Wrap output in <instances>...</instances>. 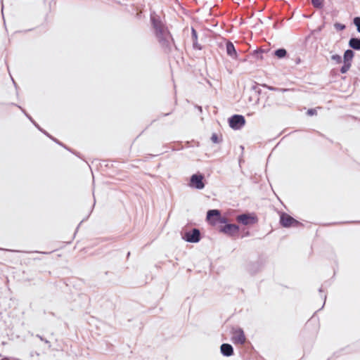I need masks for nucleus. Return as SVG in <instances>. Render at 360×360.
I'll return each instance as SVG.
<instances>
[{
  "mask_svg": "<svg viewBox=\"0 0 360 360\" xmlns=\"http://www.w3.org/2000/svg\"><path fill=\"white\" fill-rule=\"evenodd\" d=\"M151 21L160 46L163 48H168L171 39L170 33L160 20L155 18H151Z\"/></svg>",
  "mask_w": 360,
  "mask_h": 360,
  "instance_id": "obj_1",
  "label": "nucleus"
},
{
  "mask_svg": "<svg viewBox=\"0 0 360 360\" xmlns=\"http://www.w3.org/2000/svg\"><path fill=\"white\" fill-rule=\"evenodd\" d=\"M182 238L188 243H198L200 240V232L198 229H193L191 231L186 232Z\"/></svg>",
  "mask_w": 360,
  "mask_h": 360,
  "instance_id": "obj_2",
  "label": "nucleus"
},
{
  "mask_svg": "<svg viewBox=\"0 0 360 360\" xmlns=\"http://www.w3.org/2000/svg\"><path fill=\"white\" fill-rule=\"evenodd\" d=\"M229 126L233 129H240L245 123V118L240 115H234L229 118Z\"/></svg>",
  "mask_w": 360,
  "mask_h": 360,
  "instance_id": "obj_3",
  "label": "nucleus"
},
{
  "mask_svg": "<svg viewBox=\"0 0 360 360\" xmlns=\"http://www.w3.org/2000/svg\"><path fill=\"white\" fill-rule=\"evenodd\" d=\"M280 222L283 227L296 226L300 224L299 221L286 213L281 214Z\"/></svg>",
  "mask_w": 360,
  "mask_h": 360,
  "instance_id": "obj_4",
  "label": "nucleus"
},
{
  "mask_svg": "<svg viewBox=\"0 0 360 360\" xmlns=\"http://www.w3.org/2000/svg\"><path fill=\"white\" fill-rule=\"evenodd\" d=\"M203 176L202 174H193L190 179L189 186L198 190H202L205 187L202 181Z\"/></svg>",
  "mask_w": 360,
  "mask_h": 360,
  "instance_id": "obj_5",
  "label": "nucleus"
},
{
  "mask_svg": "<svg viewBox=\"0 0 360 360\" xmlns=\"http://www.w3.org/2000/svg\"><path fill=\"white\" fill-rule=\"evenodd\" d=\"M232 334V341L235 344L243 345L245 342L246 338L243 329L240 328H234Z\"/></svg>",
  "mask_w": 360,
  "mask_h": 360,
  "instance_id": "obj_6",
  "label": "nucleus"
},
{
  "mask_svg": "<svg viewBox=\"0 0 360 360\" xmlns=\"http://www.w3.org/2000/svg\"><path fill=\"white\" fill-rule=\"evenodd\" d=\"M237 221L241 223L243 225H248L255 224L256 222V219L254 217L250 216L248 214H242L237 216Z\"/></svg>",
  "mask_w": 360,
  "mask_h": 360,
  "instance_id": "obj_7",
  "label": "nucleus"
},
{
  "mask_svg": "<svg viewBox=\"0 0 360 360\" xmlns=\"http://www.w3.org/2000/svg\"><path fill=\"white\" fill-rule=\"evenodd\" d=\"M220 231L228 235H233L239 231V226L236 224H226L221 228Z\"/></svg>",
  "mask_w": 360,
  "mask_h": 360,
  "instance_id": "obj_8",
  "label": "nucleus"
},
{
  "mask_svg": "<svg viewBox=\"0 0 360 360\" xmlns=\"http://www.w3.org/2000/svg\"><path fill=\"white\" fill-rule=\"evenodd\" d=\"M221 353L224 356H231L233 354V347L228 343H224L220 347Z\"/></svg>",
  "mask_w": 360,
  "mask_h": 360,
  "instance_id": "obj_9",
  "label": "nucleus"
},
{
  "mask_svg": "<svg viewBox=\"0 0 360 360\" xmlns=\"http://www.w3.org/2000/svg\"><path fill=\"white\" fill-rule=\"evenodd\" d=\"M226 53L232 58H237L238 54L236 53L234 45L232 42L228 41L226 45Z\"/></svg>",
  "mask_w": 360,
  "mask_h": 360,
  "instance_id": "obj_10",
  "label": "nucleus"
},
{
  "mask_svg": "<svg viewBox=\"0 0 360 360\" xmlns=\"http://www.w3.org/2000/svg\"><path fill=\"white\" fill-rule=\"evenodd\" d=\"M349 46L354 50H360V38H351L349 41Z\"/></svg>",
  "mask_w": 360,
  "mask_h": 360,
  "instance_id": "obj_11",
  "label": "nucleus"
},
{
  "mask_svg": "<svg viewBox=\"0 0 360 360\" xmlns=\"http://www.w3.org/2000/svg\"><path fill=\"white\" fill-rule=\"evenodd\" d=\"M354 52L351 49H347L345 51L344 56H343V61L344 63H351L353 57H354Z\"/></svg>",
  "mask_w": 360,
  "mask_h": 360,
  "instance_id": "obj_12",
  "label": "nucleus"
},
{
  "mask_svg": "<svg viewBox=\"0 0 360 360\" xmlns=\"http://www.w3.org/2000/svg\"><path fill=\"white\" fill-rule=\"evenodd\" d=\"M287 54V51L285 49H278L274 51V55L278 58H284Z\"/></svg>",
  "mask_w": 360,
  "mask_h": 360,
  "instance_id": "obj_13",
  "label": "nucleus"
},
{
  "mask_svg": "<svg viewBox=\"0 0 360 360\" xmlns=\"http://www.w3.org/2000/svg\"><path fill=\"white\" fill-rule=\"evenodd\" d=\"M220 214V212L218 210H210L207 213V219H210L212 217H219Z\"/></svg>",
  "mask_w": 360,
  "mask_h": 360,
  "instance_id": "obj_14",
  "label": "nucleus"
},
{
  "mask_svg": "<svg viewBox=\"0 0 360 360\" xmlns=\"http://www.w3.org/2000/svg\"><path fill=\"white\" fill-rule=\"evenodd\" d=\"M351 63H344V65L340 68V72L342 74L346 73L351 68Z\"/></svg>",
  "mask_w": 360,
  "mask_h": 360,
  "instance_id": "obj_15",
  "label": "nucleus"
},
{
  "mask_svg": "<svg viewBox=\"0 0 360 360\" xmlns=\"http://www.w3.org/2000/svg\"><path fill=\"white\" fill-rule=\"evenodd\" d=\"M324 0H311V4L315 8H321Z\"/></svg>",
  "mask_w": 360,
  "mask_h": 360,
  "instance_id": "obj_16",
  "label": "nucleus"
},
{
  "mask_svg": "<svg viewBox=\"0 0 360 360\" xmlns=\"http://www.w3.org/2000/svg\"><path fill=\"white\" fill-rule=\"evenodd\" d=\"M191 34H192V38L193 39V46L197 47L198 35H197V32L195 31V30L193 27L191 28Z\"/></svg>",
  "mask_w": 360,
  "mask_h": 360,
  "instance_id": "obj_17",
  "label": "nucleus"
},
{
  "mask_svg": "<svg viewBox=\"0 0 360 360\" xmlns=\"http://www.w3.org/2000/svg\"><path fill=\"white\" fill-rule=\"evenodd\" d=\"M331 59L335 61L337 64H340L342 63V57L338 54H333L331 56Z\"/></svg>",
  "mask_w": 360,
  "mask_h": 360,
  "instance_id": "obj_18",
  "label": "nucleus"
},
{
  "mask_svg": "<svg viewBox=\"0 0 360 360\" xmlns=\"http://www.w3.org/2000/svg\"><path fill=\"white\" fill-rule=\"evenodd\" d=\"M353 22L354 25L356 27L357 32L360 33V17H355Z\"/></svg>",
  "mask_w": 360,
  "mask_h": 360,
  "instance_id": "obj_19",
  "label": "nucleus"
},
{
  "mask_svg": "<svg viewBox=\"0 0 360 360\" xmlns=\"http://www.w3.org/2000/svg\"><path fill=\"white\" fill-rule=\"evenodd\" d=\"M334 27L337 30H343L345 29V25L340 24V23H338V22L334 25Z\"/></svg>",
  "mask_w": 360,
  "mask_h": 360,
  "instance_id": "obj_20",
  "label": "nucleus"
},
{
  "mask_svg": "<svg viewBox=\"0 0 360 360\" xmlns=\"http://www.w3.org/2000/svg\"><path fill=\"white\" fill-rule=\"evenodd\" d=\"M211 140L213 143H217L219 142V138L216 134H213L211 136Z\"/></svg>",
  "mask_w": 360,
  "mask_h": 360,
  "instance_id": "obj_21",
  "label": "nucleus"
},
{
  "mask_svg": "<svg viewBox=\"0 0 360 360\" xmlns=\"http://www.w3.org/2000/svg\"><path fill=\"white\" fill-rule=\"evenodd\" d=\"M268 89L271 90V91H286L287 89H277V88H275V87H273V86H267Z\"/></svg>",
  "mask_w": 360,
  "mask_h": 360,
  "instance_id": "obj_22",
  "label": "nucleus"
},
{
  "mask_svg": "<svg viewBox=\"0 0 360 360\" xmlns=\"http://www.w3.org/2000/svg\"><path fill=\"white\" fill-rule=\"evenodd\" d=\"M316 114V109H309L307 110V115L311 116Z\"/></svg>",
  "mask_w": 360,
  "mask_h": 360,
  "instance_id": "obj_23",
  "label": "nucleus"
},
{
  "mask_svg": "<svg viewBox=\"0 0 360 360\" xmlns=\"http://www.w3.org/2000/svg\"><path fill=\"white\" fill-rule=\"evenodd\" d=\"M218 221L221 224H226L227 220L225 217H221L220 215L218 217Z\"/></svg>",
  "mask_w": 360,
  "mask_h": 360,
  "instance_id": "obj_24",
  "label": "nucleus"
},
{
  "mask_svg": "<svg viewBox=\"0 0 360 360\" xmlns=\"http://www.w3.org/2000/svg\"><path fill=\"white\" fill-rule=\"evenodd\" d=\"M27 117L29 118V120H30L31 121H32V118H31L30 116H28L27 115Z\"/></svg>",
  "mask_w": 360,
  "mask_h": 360,
  "instance_id": "obj_25",
  "label": "nucleus"
},
{
  "mask_svg": "<svg viewBox=\"0 0 360 360\" xmlns=\"http://www.w3.org/2000/svg\"><path fill=\"white\" fill-rule=\"evenodd\" d=\"M45 342L49 345V342L48 340H45Z\"/></svg>",
  "mask_w": 360,
  "mask_h": 360,
  "instance_id": "obj_26",
  "label": "nucleus"
},
{
  "mask_svg": "<svg viewBox=\"0 0 360 360\" xmlns=\"http://www.w3.org/2000/svg\"><path fill=\"white\" fill-rule=\"evenodd\" d=\"M41 340H44L43 338L41 336H39Z\"/></svg>",
  "mask_w": 360,
  "mask_h": 360,
  "instance_id": "obj_27",
  "label": "nucleus"
}]
</instances>
